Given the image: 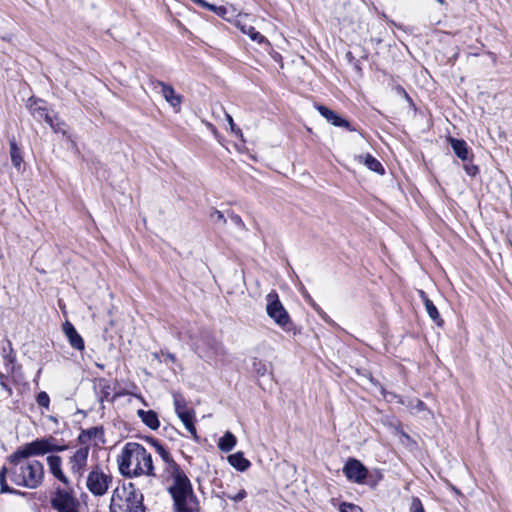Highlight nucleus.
Listing matches in <instances>:
<instances>
[{
    "label": "nucleus",
    "mask_w": 512,
    "mask_h": 512,
    "mask_svg": "<svg viewBox=\"0 0 512 512\" xmlns=\"http://www.w3.org/2000/svg\"><path fill=\"white\" fill-rule=\"evenodd\" d=\"M418 294L420 299L422 300L426 312L429 315V317L438 325L441 326L443 323V320L440 317V314L438 312V309L434 305V303L428 298L427 294L423 290H418Z\"/></svg>",
    "instance_id": "dca6fc26"
},
{
    "label": "nucleus",
    "mask_w": 512,
    "mask_h": 512,
    "mask_svg": "<svg viewBox=\"0 0 512 512\" xmlns=\"http://www.w3.org/2000/svg\"><path fill=\"white\" fill-rule=\"evenodd\" d=\"M211 218L216 220V221H219L223 224L226 223V218L224 217V215L222 214V212L218 211V210H215L212 214H211Z\"/></svg>",
    "instance_id": "e433bc0d"
},
{
    "label": "nucleus",
    "mask_w": 512,
    "mask_h": 512,
    "mask_svg": "<svg viewBox=\"0 0 512 512\" xmlns=\"http://www.w3.org/2000/svg\"><path fill=\"white\" fill-rule=\"evenodd\" d=\"M412 409H415L417 412H421L426 410V405L423 401L416 399L415 406H412Z\"/></svg>",
    "instance_id": "58836bf2"
},
{
    "label": "nucleus",
    "mask_w": 512,
    "mask_h": 512,
    "mask_svg": "<svg viewBox=\"0 0 512 512\" xmlns=\"http://www.w3.org/2000/svg\"><path fill=\"white\" fill-rule=\"evenodd\" d=\"M49 472L65 486L70 485V480L62 469V458L58 455H50L46 458Z\"/></svg>",
    "instance_id": "f8f14e48"
},
{
    "label": "nucleus",
    "mask_w": 512,
    "mask_h": 512,
    "mask_svg": "<svg viewBox=\"0 0 512 512\" xmlns=\"http://www.w3.org/2000/svg\"><path fill=\"white\" fill-rule=\"evenodd\" d=\"M153 446L166 464L165 470L172 479L168 491L173 499L175 512H199L197 498L186 474L163 445L154 440Z\"/></svg>",
    "instance_id": "f257e3e1"
},
{
    "label": "nucleus",
    "mask_w": 512,
    "mask_h": 512,
    "mask_svg": "<svg viewBox=\"0 0 512 512\" xmlns=\"http://www.w3.org/2000/svg\"><path fill=\"white\" fill-rule=\"evenodd\" d=\"M167 357L171 360V361H175V356L173 354H168Z\"/></svg>",
    "instance_id": "37998d69"
},
{
    "label": "nucleus",
    "mask_w": 512,
    "mask_h": 512,
    "mask_svg": "<svg viewBox=\"0 0 512 512\" xmlns=\"http://www.w3.org/2000/svg\"><path fill=\"white\" fill-rule=\"evenodd\" d=\"M156 86L161 88V94L164 99L176 110L180 109L182 103V96L177 94L174 88L162 81H157Z\"/></svg>",
    "instance_id": "4468645a"
},
{
    "label": "nucleus",
    "mask_w": 512,
    "mask_h": 512,
    "mask_svg": "<svg viewBox=\"0 0 512 512\" xmlns=\"http://www.w3.org/2000/svg\"><path fill=\"white\" fill-rule=\"evenodd\" d=\"M438 3H440L441 5L445 4V0H436Z\"/></svg>",
    "instance_id": "c03bdc74"
},
{
    "label": "nucleus",
    "mask_w": 512,
    "mask_h": 512,
    "mask_svg": "<svg viewBox=\"0 0 512 512\" xmlns=\"http://www.w3.org/2000/svg\"><path fill=\"white\" fill-rule=\"evenodd\" d=\"M237 439L236 437L230 432L227 431L218 441V448L222 452H230L236 445Z\"/></svg>",
    "instance_id": "5701e85b"
},
{
    "label": "nucleus",
    "mask_w": 512,
    "mask_h": 512,
    "mask_svg": "<svg viewBox=\"0 0 512 512\" xmlns=\"http://www.w3.org/2000/svg\"><path fill=\"white\" fill-rule=\"evenodd\" d=\"M30 112L36 120H38V121L44 120L46 123H48L50 125V127L56 133L61 132V133L65 134V129H64L65 124L63 122H59L57 120V118H53L48 113L46 107L35 103L34 105L30 106Z\"/></svg>",
    "instance_id": "9b49d317"
},
{
    "label": "nucleus",
    "mask_w": 512,
    "mask_h": 512,
    "mask_svg": "<svg viewBox=\"0 0 512 512\" xmlns=\"http://www.w3.org/2000/svg\"><path fill=\"white\" fill-rule=\"evenodd\" d=\"M112 482V477L96 465L92 467L86 478V487L94 496H103Z\"/></svg>",
    "instance_id": "0eeeda50"
},
{
    "label": "nucleus",
    "mask_w": 512,
    "mask_h": 512,
    "mask_svg": "<svg viewBox=\"0 0 512 512\" xmlns=\"http://www.w3.org/2000/svg\"><path fill=\"white\" fill-rule=\"evenodd\" d=\"M355 160L359 164L365 165L369 170L373 172H377L379 174H384V168L382 164L372 155L365 154V155H356Z\"/></svg>",
    "instance_id": "a211bd4d"
},
{
    "label": "nucleus",
    "mask_w": 512,
    "mask_h": 512,
    "mask_svg": "<svg viewBox=\"0 0 512 512\" xmlns=\"http://www.w3.org/2000/svg\"><path fill=\"white\" fill-rule=\"evenodd\" d=\"M195 4L208 9L210 11L215 12L219 16H224L227 12V9L224 6H215L206 2L205 0H192Z\"/></svg>",
    "instance_id": "393cba45"
},
{
    "label": "nucleus",
    "mask_w": 512,
    "mask_h": 512,
    "mask_svg": "<svg viewBox=\"0 0 512 512\" xmlns=\"http://www.w3.org/2000/svg\"><path fill=\"white\" fill-rule=\"evenodd\" d=\"M8 476L12 483L28 489L38 488L44 480V466L39 460L23 457L19 450L8 457Z\"/></svg>",
    "instance_id": "f03ea898"
},
{
    "label": "nucleus",
    "mask_w": 512,
    "mask_h": 512,
    "mask_svg": "<svg viewBox=\"0 0 512 512\" xmlns=\"http://www.w3.org/2000/svg\"><path fill=\"white\" fill-rule=\"evenodd\" d=\"M118 464L121 474L127 477L155 475L151 454L136 442L125 444L119 456Z\"/></svg>",
    "instance_id": "7ed1b4c3"
},
{
    "label": "nucleus",
    "mask_w": 512,
    "mask_h": 512,
    "mask_svg": "<svg viewBox=\"0 0 512 512\" xmlns=\"http://www.w3.org/2000/svg\"><path fill=\"white\" fill-rule=\"evenodd\" d=\"M346 478L354 483L363 484L368 476L367 468L357 459L350 458L343 467Z\"/></svg>",
    "instance_id": "9d476101"
},
{
    "label": "nucleus",
    "mask_w": 512,
    "mask_h": 512,
    "mask_svg": "<svg viewBox=\"0 0 512 512\" xmlns=\"http://www.w3.org/2000/svg\"><path fill=\"white\" fill-rule=\"evenodd\" d=\"M253 369L258 375L261 376H263L267 372L266 365L262 361L257 359L253 361Z\"/></svg>",
    "instance_id": "2f4dec72"
},
{
    "label": "nucleus",
    "mask_w": 512,
    "mask_h": 512,
    "mask_svg": "<svg viewBox=\"0 0 512 512\" xmlns=\"http://www.w3.org/2000/svg\"><path fill=\"white\" fill-rule=\"evenodd\" d=\"M102 393H103V396L101 397V401H103L104 399H107L110 395V385L108 384H105L102 388Z\"/></svg>",
    "instance_id": "ea45409f"
},
{
    "label": "nucleus",
    "mask_w": 512,
    "mask_h": 512,
    "mask_svg": "<svg viewBox=\"0 0 512 512\" xmlns=\"http://www.w3.org/2000/svg\"><path fill=\"white\" fill-rule=\"evenodd\" d=\"M137 414H138L139 418L142 420V422L146 426H148L150 429L156 430L159 428L160 422L158 419V415L155 411H153V410L145 411V410L140 409L137 411Z\"/></svg>",
    "instance_id": "6ab92c4d"
},
{
    "label": "nucleus",
    "mask_w": 512,
    "mask_h": 512,
    "mask_svg": "<svg viewBox=\"0 0 512 512\" xmlns=\"http://www.w3.org/2000/svg\"><path fill=\"white\" fill-rule=\"evenodd\" d=\"M78 442L84 446H88V442L91 440L88 435H86L85 430H82L77 438Z\"/></svg>",
    "instance_id": "f704fd0d"
},
{
    "label": "nucleus",
    "mask_w": 512,
    "mask_h": 512,
    "mask_svg": "<svg viewBox=\"0 0 512 512\" xmlns=\"http://www.w3.org/2000/svg\"><path fill=\"white\" fill-rule=\"evenodd\" d=\"M395 429H396L399 433H401L403 436H405L406 438H409V436H408L405 432H403V431H402V429H401V427H400V424H398V425L395 427Z\"/></svg>",
    "instance_id": "79ce46f5"
},
{
    "label": "nucleus",
    "mask_w": 512,
    "mask_h": 512,
    "mask_svg": "<svg viewBox=\"0 0 512 512\" xmlns=\"http://www.w3.org/2000/svg\"><path fill=\"white\" fill-rule=\"evenodd\" d=\"M9 146H10V157H11L12 165L17 170H20L21 165L23 163V157H22L21 149L18 147L17 142L14 137L9 140Z\"/></svg>",
    "instance_id": "4be33fe9"
},
{
    "label": "nucleus",
    "mask_w": 512,
    "mask_h": 512,
    "mask_svg": "<svg viewBox=\"0 0 512 512\" xmlns=\"http://www.w3.org/2000/svg\"><path fill=\"white\" fill-rule=\"evenodd\" d=\"M184 424L187 431L194 437L197 438V432L194 425V412H185L178 416Z\"/></svg>",
    "instance_id": "b1692460"
},
{
    "label": "nucleus",
    "mask_w": 512,
    "mask_h": 512,
    "mask_svg": "<svg viewBox=\"0 0 512 512\" xmlns=\"http://www.w3.org/2000/svg\"><path fill=\"white\" fill-rule=\"evenodd\" d=\"M8 475L7 467H3L0 470V492L1 493H18L16 490L11 488L6 480V476Z\"/></svg>",
    "instance_id": "bb28decb"
},
{
    "label": "nucleus",
    "mask_w": 512,
    "mask_h": 512,
    "mask_svg": "<svg viewBox=\"0 0 512 512\" xmlns=\"http://www.w3.org/2000/svg\"><path fill=\"white\" fill-rule=\"evenodd\" d=\"M410 512H425L423 505L419 498H417V497L412 498Z\"/></svg>",
    "instance_id": "72a5a7b5"
},
{
    "label": "nucleus",
    "mask_w": 512,
    "mask_h": 512,
    "mask_svg": "<svg viewBox=\"0 0 512 512\" xmlns=\"http://www.w3.org/2000/svg\"><path fill=\"white\" fill-rule=\"evenodd\" d=\"M339 512H363L362 509L352 503L342 502L339 506Z\"/></svg>",
    "instance_id": "c756f323"
},
{
    "label": "nucleus",
    "mask_w": 512,
    "mask_h": 512,
    "mask_svg": "<svg viewBox=\"0 0 512 512\" xmlns=\"http://www.w3.org/2000/svg\"><path fill=\"white\" fill-rule=\"evenodd\" d=\"M464 170L470 176H475L478 173V167L475 165H471V164H465Z\"/></svg>",
    "instance_id": "c9c22d12"
},
{
    "label": "nucleus",
    "mask_w": 512,
    "mask_h": 512,
    "mask_svg": "<svg viewBox=\"0 0 512 512\" xmlns=\"http://www.w3.org/2000/svg\"><path fill=\"white\" fill-rule=\"evenodd\" d=\"M316 109L332 125L336 127H344L350 131L355 130L354 128L351 127L350 123L346 119H343L336 112L329 109L328 107L324 105H316Z\"/></svg>",
    "instance_id": "ddd939ff"
},
{
    "label": "nucleus",
    "mask_w": 512,
    "mask_h": 512,
    "mask_svg": "<svg viewBox=\"0 0 512 512\" xmlns=\"http://www.w3.org/2000/svg\"><path fill=\"white\" fill-rule=\"evenodd\" d=\"M247 493L244 489H241L236 495L234 496H228L231 500L235 502H239L243 500L246 497Z\"/></svg>",
    "instance_id": "4c0bfd02"
},
{
    "label": "nucleus",
    "mask_w": 512,
    "mask_h": 512,
    "mask_svg": "<svg viewBox=\"0 0 512 512\" xmlns=\"http://www.w3.org/2000/svg\"><path fill=\"white\" fill-rule=\"evenodd\" d=\"M36 402L40 407L49 410L50 408V397L45 391H41L36 396Z\"/></svg>",
    "instance_id": "cd10ccee"
},
{
    "label": "nucleus",
    "mask_w": 512,
    "mask_h": 512,
    "mask_svg": "<svg viewBox=\"0 0 512 512\" xmlns=\"http://www.w3.org/2000/svg\"><path fill=\"white\" fill-rule=\"evenodd\" d=\"M51 506L57 512H79V502L72 492L57 488L51 497Z\"/></svg>",
    "instance_id": "6e6552de"
},
{
    "label": "nucleus",
    "mask_w": 512,
    "mask_h": 512,
    "mask_svg": "<svg viewBox=\"0 0 512 512\" xmlns=\"http://www.w3.org/2000/svg\"><path fill=\"white\" fill-rule=\"evenodd\" d=\"M228 462L238 471H246L250 467V462L247 460L242 452H236L228 456Z\"/></svg>",
    "instance_id": "412c9836"
},
{
    "label": "nucleus",
    "mask_w": 512,
    "mask_h": 512,
    "mask_svg": "<svg viewBox=\"0 0 512 512\" xmlns=\"http://www.w3.org/2000/svg\"><path fill=\"white\" fill-rule=\"evenodd\" d=\"M173 398H174L175 412L178 416L181 415L182 413L192 411L187 407L185 399L180 394H174Z\"/></svg>",
    "instance_id": "a878e982"
},
{
    "label": "nucleus",
    "mask_w": 512,
    "mask_h": 512,
    "mask_svg": "<svg viewBox=\"0 0 512 512\" xmlns=\"http://www.w3.org/2000/svg\"><path fill=\"white\" fill-rule=\"evenodd\" d=\"M225 116H226V120L230 126V129L231 131L236 135V136H240L242 137V131L236 127L234 121H233V118L232 116L229 114V113H225Z\"/></svg>",
    "instance_id": "473e14b6"
},
{
    "label": "nucleus",
    "mask_w": 512,
    "mask_h": 512,
    "mask_svg": "<svg viewBox=\"0 0 512 512\" xmlns=\"http://www.w3.org/2000/svg\"><path fill=\"white\" fill-rule=\"evenodd\" d=\"M229 219L231 221V223L237 227L239 230H242V231H246V225L244 224L242 218L235 214V213H231L229 215Z\"/></svg>",
    "instance_id": "c85d7f7f"
},
{
    "label": "nucleus",
    "mask_w": 512,
    "mask_h": 512,
    "mask_svg": "<svg viewBox=\"0 0 512 512\" xmlns=\"http://www.w3.org/2000/svg\"><path fill=\"white\" fill-rule=\"evenodd\" d=\"M68 448L67 445L58 444L55 437H43L32 442L26 443L17 450L21 452L23 457L42 456L51 452H62Z\"/></svg>",
    "instance_id": "423d86ee"
},
{
    "label": "nucleus",
    "mask_w": 512,
    "mask_h": 512,
    "mask_svg": "<svg viewBox=\"0 0 512 512\" xmlns=\"http://www.w3.org/2000/svg\"><path fill=\"white\" fill-rule=\"evenodd\" d=\"M266 313L273 322L286 332H295L293 324L287 310L281 303L278 293L275 290L270 291L266 295Z\"/></svg>",
    "instance_id": "39448f33"
},
{
    "label": "nucleus",
    "mask_w": 512,
    "mask_h": 512,
    "mask_svg": "<svg viewBox=\"0 0 512 512\" xmlns=\"http://www.w3.org/2000/svg\"><path fill=\"white\" fill-rule=\"evenodd\" d=\"M448 142L450 143L453 152L458 158H460L462 161H467L469 159L471 151L463 139L449 137Z\"/></svg>",
    "instance_id": "f3484780"
},
{
    "label": "nucleus",
    "mask_w": 512,
    "mask_h": 512,
    "mask_svg": "<svg viewBox=\"0 0 512 512\" xmlns=\"http://www.w3.org/2000/svg\"><path fill=\"white\" fill-rule=\"evenodd\" d=\"M85 432L86 435H88V437H90L91 439L103 437L104 434L102 427H91L89 429H86Z\"/></svg>",
    "instance_id": "7c9ffc66"
},
{
    "label": "nucleus",
    "mask_w": 512,
    "mask_h": 512,
    "mask_svg": "<svg viewBox=\"0 0 512 512\" xmlns=\"http://www.w3.org/2000/svg\"><path fill=\"white\" fill-rule=\"evenodd\" d=\"M110 512H146L143 494L132 483L118 486L111 497Z\"/></svg>",
    "instance_id": "20e7f679"
},
{
    "label": "nucleus",
    "mask_w": 512,
    "mask_h": 512,
    "mask_svg": "<svg viewBox=\"0 0 512 512\" xmlns=\"http://www.w3.org/2000/svg\"><path fill=\"white\" fill-rule=\"evenodd\" d=\"M0 385L3 389L7 390L9 394H11V389L8 387V385L5 382V376L0 373Z\"/></svg>",
    "instance_id": "a19ab883"
},
{
    "label": "nucleus",
    "mask_w": 512,
    "mask_h": 512,
    "mask_svg": "<svg viewBox=\"0 0 512 512\" xmlns=\"http://www.w3.org/2000/svg\"><path fill=\"white\" fill-rule=\"evenodd\" d=\"M63 332H64L65 336L67 337L70 345L74 349L79 350V351L84 350V348H85L84 340L81 337V335L76 331V329L72 323H70L69 321H66L63 324Z\"/></svg>",
    "instance_id": "2eb2a0df"
},
{
    "label": "nucleus",
    "mask_w": 512,
    "mask_h": 512,
    "mask_svg": "<svg viewBox=\"0 0 512 512\" xmlns=\"http://www.w3.org/2000/svg\"><path fill=\"white\" fill-rule=\"evenodd\" d=\"M89 452V446H83L77 449L68 459L70 471L78 481L86 470Z\"/></svg>",
    "instance_id": "1a4fd4ad"
},
{
    "label": "nucleus",
    "mask_w": 512,
    "mask_h": 512,
    "mask_svg": "<svg viewBox=\"0 0 512 512\" xmlns=\"http://www.w3.org/2000/svg\"><path fill=\"white\" fill-rule=\"evenodd\" d=\"M237 26L242 31V33L248 35L251 40H253V41H255V42L259 43V44H261V43H268V41L265 38V36H263L261 33L256 31V29L252 25H249V24H246V23H242L241 20H238Z\"/></svg>",
    "instance_id": "aec40b11"
}]
</instances>
